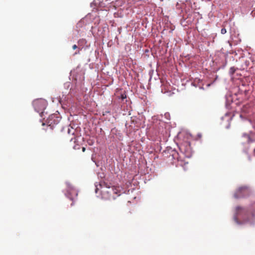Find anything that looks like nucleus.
Instances as JSON below:
<instances>
[{"instance_id":"9","label":"nucleus","mask_w":255,"mask_h":255,"mask_svg":"<svg viewBox=\"0 0 255 255\" xmlns=\"http://www.w3.org/2000/svg\"><path fill=\"white\" fill-rule=\"evenodd\" d=\"M221 32L222 34H224L227 32V30L225 28H222L221 30Z\"/></svg>"},{"instance_id":"3","label":"nucleus","mask_w":255,"mask_h":255,"mask_svg":"<svg viewBox=\"0 0 255 255\" xmlns=\"http://www.w3.org/2000/svg\"><path fill=\"white\" fill-rule=\"evenodd\" d=\"M180 150L183 152L185 156H189L191 154V147L189 142H186L181 144L179 147Z\"/></svg>"},{"instance_id":"8","label":"nucleus","mask_w":255,"mask_h":255,"mask_svg":"<svg viewBox=\"0 0 255 255\" xmlns=\"http://www.w3.org/2000/svg\"><path fill=\"white\" fill-rule=\"evenodd\" d=\"M244 136L247 137V142H251V138L250 136L248 134H244Z\"/></svg>"},{"instance_id":"10","label":"nucleus","mask_w":255,"mask_h":255,"mask_svg":"<svg viewBox=\"0 0 255 255\" xmlns=\"http://www.w3.org/2000/svg\"><path fill=\"white\" fill-rule=\"evenodd\" d=\"M235 71V69L234 67H231L230 68V72L232 73V74H233Z\"/></svg>"},{"instance_id":"1","label":"nucleus","mask_w":255,"mask_h":255,"mask_svg":"<svg viewBox=\"0 0 255 255\" xmlns=\"http://www.w3.org/2000/svg\"><path fill=\"white\" fill-rule=\"evenodd\" d=\"M121 191L120 187L112 186L106 187L102 191V197L107 200L115 199L121 195Z\"/></svg>"},{"instance_id":"11","label":"nucleus","mask_w":255,"mask_h":255,"mask_svg":"<svg viewBox=\"0 0 255 255\" xmlns=\"http://www.w3.org/2000/svg\"><path fill=\"white\" fill-rule=\"evenodd\" d=\"M72 48H73V49L75 50L76 48H77V46L76 44H75V45H73Z\"/></svg>"},{"instance_id":"15","label":"nucleus","mask_w":255,"mask_h":255,"mask_svg":"<svg viewBox=\"0 0 255 255\" xmlns=\"http://www.w3.org/2000/svg\"><path fill=\"white\" fill-rule=\"evenodd\" d=\"M97 190H98V188H96V189H95V191H96V193H97Z\"/></svg>"},{"instance_id":"7","label":"nucleus","mask_w":255,"mask_h":255,"mask_svg":"<svg viewBox=\"0 0 255 255\" xmlns=\"http://www.w3.org/2000/svg\"><path fill=\"white\" fill-rule=\"evenodd\" d=\"M244 209L240 206H238L236 207V212L237 214H239L240 213V211L243 210Z\"/></svg>"},{"instance_id":"4","label":"nucleus","mask_w":255,"mask_h":255,"mask_svg":"<svg viewBox=\"0 0 255 255\" xmlns=\"http://www.w3.org/2000/svg\"><path fill=\"white\" fill-rule=\"evenodd\" d=\"M67 194H69V197L71 200H73L72 195H74L75 196H77L78 193L77 191L70 183H67Z\"/></svg>"},{"instance_id":"2","label":"nucleus","mask_w":255,"mask_h":255,"mask_svg":"<svg viewBox=\"0 0 255 255\" xmlns=\"http://www.w3.org/2000/svg\"><path fill=\"white\" fill-rule=\"evenodd\" d=\"M250 194V189L247 186L239 187L234 193V196L235 198H239L247 196Z\"/></svg>"},{"instance_id":"14","label":"nucleus","mask_w":255,"mask_h":255,"mask_svg":"<svg viewBox=\"0 0 255 255\" xmlns=\"http://www.w3.org/2000/svg\"><path fill=\"white\" fill-rule=\"evenodd\" d=\"M79 53V50L78 51V52H75V54H74V55H76V54H78V53Z\"/></svg>"},{"instance_id":"16","label":"nucleus","mask_w":255,"mask_h":255,"mask_svg":"<svg viewBox=\"0 0 255 255\" xmlns=\"http://www.w3.org/2000/svg\"><path fill=\"white\" fill-rule=\"evenodd\" d=\"M106 113H110V112H109V111H108V112H106Z\"/></svg>"},{"instance_id":"5","label":"nucleus","mask_w":255,"mask_h":255,"mask_svg":"<svg viewBox=\"0 0 255 255\" xmlns=\"http://www.w3.org/2000/svg\"><path fill=\"white\" fill-rule=\"evenodd\" d=\"M34 106L35 109L37 110V111L39 112L45 108V102L42 100L35 101Z\"/></svg>"},{"instance_id":"13","label":"nucleus","mask_w":255,"mask_h":255,"mask_svg":"<svg viewBox=\"0 0 255 255\" xmlns=\"http://www.w3.org/2000/svg\"><path fill=\"white\" fill-rule=\"evenodd\" d=\"M55 117V115H51V117H50V118H53Z\"/></svg>"},{"instance_id":"12","label":"nucleus","mask_w":255,"mask_h":255,"mask_svg":"<svg viewBox=\"0 0 255 255\" xmlns=\"http://www.w3.org/2000/svg\"><path fill=\"white\" fill-rule=\"evenodd\" d=\"M85 150H86V148L84 147H82V151H83V152H85Z\"/></svg>"},{"instance_id":"6","label":"nucleus","mask_w":255,"mask_h":255,"mask_svg":"<svg viewBox=\"0 0 255 255\" xmlns=\"http://www.w3.org/2000/svg\"><path fill=\"white\" fill-rule=\"evenodd\" d=\"M116 96L117 98L121 100L122 101H124L125 99L127 98V95L125 91L123 92H121L119 94L118 93V92H117Z\"/></svg>"}]
</instances>
